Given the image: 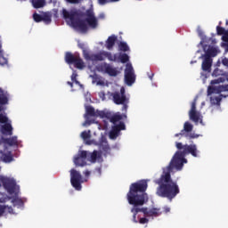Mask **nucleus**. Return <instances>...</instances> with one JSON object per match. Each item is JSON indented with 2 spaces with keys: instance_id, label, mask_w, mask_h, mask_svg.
<instances>
[{
  "instance_id": "21",
  "label": "nucleus",
  "mask_w": 228,
  "mask_h": 228,
  "mask_svg": "<svg viewBox=\"0 0 228 228\" xmlns=\"http://www.w3.org/2000/svg\"><path fill=\"white\" fill-rule=\"evenodd\" d=\"M92 132L90 130L88 131H83L81 133V138L84 139L86 145H92V141H90V138H92Z\"/></svg>"
},
{
  "instance_id": "15",
  "label": "nucleus",
  "mask_w": 228,
  "mask_h": 228,
  "mask_svg": "<svg viewBox=\"0 0 228 228\" xmlns=\"http://www.w3.org/2000/svg\"><path fill=\"white\" fill-rule=\"evenodd\" d=\"M213 66V59L204 57L201 64V69L204 72H211V67Z\"/></svg>"
},
{
  "instance_id": "36",
  "label": "nucleus",
  "mask_w": 228,
  "mask_h": 228,
  "mask_svg": "<svg viewBox=\"0 0 228 228\" xmlns=\"http://www.w3.org/2000/svg\"><path fill=\"white\" fill-rule=\"evenodd\" d=\"M33 19H34L35 22H42L43 16L35 12L33 14Z\"/></svg>"
},
{
  "instance_id": "2",
  "label": "nucleus",
  "mask_w": 228,
  "mask_h": 228,
  "mask_svg": "<svg viewBox=\"0 0 228 228\" xmlns=\"http://www.w3.org/2000/svg\"><path fill=\"white\" fill-rule=\"evenodd\" d=\"M147 188H149V183L147 180H140L133 183L129 186V191L126 194V200L130 206L131 213H133V222L134 224H138L136 220V216L142 213V206L149 202V194H147Z\"/></svg>"
},
{
  "instance_id": "4",
  "label": "nucleus",
  "mask_w": 228,
  "mask_h": 228,
  "mask_svg": "<svg viewBox=\"0 0 228 228\" xmlns=\"http://www.w3.org/2000/svg\"><path fill=\"white\" fill-rule=\"evenodd\" d=\"M65 61L68 65H75L76 69L80 70L85 69V61L79 56V54H73L70 52L65 53Z\"/></svg>"
},
{
  "instance_id": "31",
  "label": "nucleus",
  "mask_w": 228,
  "mask_h": 228,
  "mask_svg": "<svg viewBox=\"0 0 228 228\" xmlns=\"http://www.w3.org/2000/svg\"><path fill=\"white\" fill-rule=\"evenodd\" d=\"M2 159L4 163H12L13 156H12V153H4L2 155Z\"/></svg>"
},
{
  "instance_id": "6",
  "label": "nucleus",
  "mask_w": 228,
  "mask_h": 228,
  "mask_svg": "<svg viewBox=\"0 0 228 228\" xmlns=\"http://www.w3.org/2000/svg\"><path fill=\"white\" fill-rule=\"evenodd\" d=\"M0 182L10 195H13V193H15V191L17 190V183H15L14 180L5 176H0Z\"/></svg>"
},
{
  "instance_id": "41",
  "label": "nucleus",
  "mask_w": 228,
  "mask_h": 228,
  "mask_svg": "<svg viewBox=\"0 0 228 228\" xmlns=\"http://www.w3.org/2000/svg\"><path fill=\"white\" fill-rule=\"evenodd\" d=\"M186 138H190L191 140L193 138H199V135L195 134H185Z\"/></svg>"
},
{
  "instance_id": "1",
  "label": "nucleus",
  "mask_w": 228,
  "mask_h": 228,
  "mask_svg": "<svg viewBox=\"0 0 228 228\" xmlns=\"http://www.w3.org/2000/svg\"><path fill=\"white\" fill-rule=\"evenodd\" d=\"M175 147L178 150L173 156L169 165L163 169V173L160 177L154 180L155 184H158L156 195L162 199H167L168 200H174L181 190L176 182L172 181V172L175 170H183L184 163H188L186 156L191 154L193 158H199V150L197 144H185L183 142H175Z\"/></svg>"
},
{
  "instance_id": "45",
  "label": "nucleus",
  "mask_w": 228,
  "mask_h": 228,
  "mask_svg": "<svg viewBox=\"0 0 228 228\" xmlns=\"http://www.w3.org/2000/svg\"><path fill=\"white\" fill-rule=\"evenodd\" d=\"M215 87L209 86L208 89V95H211V94H215Z\"/></svg>"
},
{
  "instance_id": "12",
  "label": "nucleus",
  "mask_w": 228,
  "mask_h": 228,
  "mask_svg": "<svg viewBox=\"0 0 228 228\" xmlns=\"http://www.w3.org/2000/svg\"><path fill=\"white\" fill-rule=\"evenodd\" d=\"M111 97L115 102V104H126V102H129V100L126 95H121L120 93L115 92L111 94Z\"/></svg>"
},
{
  "instance_id": "29",
  "label": "nucleus",
  "mask_w": 228,
  "mask_h": 228,
  "mask_svg": "<svg viewBox=\"0 0 228 228\" xmlns=\"http://www.w3.org/2000/svg\"><path fill=\"white\" fill-rule=\"evenodd\" d=\"M103 57L107 58L109 61H117V53L112 55L110 52H103Z\"/></svg>"
},
{
  "instance_id": "34",
  "label": "nucleus",
  "mask_w": 228,
  "mask_h": 228,
  "mask_svg": "<svg viewBox=\"0 0 228 228\" xmlns=\"http://www.w3.org/2000/svg\"><path fill=\"white\" fill-rule=\"evenodd\" d=\"M119 61L121 63H127V61H129V55H127V53L120 54Z\"/></svg>"
},
{
  "instance_id": "61",
  "label": "nucleus",
  "mask_w": 228,
  "mask_h": 228,
  "mask_svg": "<svg viewBox=\"0 0 228 228\" xmlns=\"http://www.w3.org/2000/svg\"><path fill=\"white\" fill-rule=\"evenodd\" d=\"M111 1V3H117V2H118L119 0H110Z\"/></svg>"
},
{
  "instance_id": "48",
  "label": "nucleus",
  "mask_w": 228,
  "mask_h": 228,
  "mask_svg": "<svg viewBox=\"0 0 228 228\" xmlns=\"http://www.w3.org/2000/svg\"><path fill=\"white\" fill-rule=\"evenodd\" d=\"M99 96L102 99V101L106 99V94L103 91L99 93Z\"/></svg>"
},
{
  "instance_id": "33",
  "label": "nucleus",
  "mask_w": 228,
  "mask_h": 228,
  "mask_svg": "<svg viewBox=\"0 0 228 228\" xmlns=\"http://www.w3.org/2000/svg\"><path fill=\"white\" fill-rule=\"evenodd\" d=\"M42 20L45 24H51L52 22V16L49 13H45L43 15Z\"/></svg>"
},
{
  "instance_id": "59",
  "label": "nucleus",
  "mask_w": 228,
  "mask_h": 228,
  "mask_svg": "<svg viewBox=\"0 0 228 228\" xmlns=\"http://www.w3.org/2000/svg\"><path fill=\"white\" fill-rule=\"evenodd\" d=\"M216 83H218V80H214V81H212V84H213V85H216Z\"/></svg>"
},
{
  "instance_id": "51",
  "label": "nucleus",
  "mask_w": 228,
  "mask_h": 228,
  "mask_svg": "<svg viewBox=\"0 0 228 228\" xmlns=\"http://www.w3.org/2000/svg\"><path fill=\"white\" fill-rule=\"evenodd\" d=\"M119 94H120V95H122V96L126 95V89H125L124 87H121Z\"/></svg>"
},
{
  "instance_id": "32",
  "label": "nucleus",
  "mask_w": 228,
  "mask_h": 228,
  "mask_svg": "<svg viewBox=\"0 0 228 228\" xmlns=\"http://www.w3.org/2000/svg\"><path fill=\"white\" fill-rule=\"evenodd\" d=\"M118 47L119 51H122L123 53H127V51H129V45H127V43L126 42H120Z\"/></svg>"
},
{
  "instance_id": "3",
  "label": "nucleus",
  "mask_w": 228,
  "mask_h": 228,
  "mask_svg": "<svg viewBox=\"0 0 228 228\" xmlns=\"http://www.w3.org/2000/svg\"><path fill=\"white\" fill-rule=\"evenodd\" d=\"M62 17L63 19H69L74 28H77L82 33H86L88 31V26L91 29H97L99 26V21L97 18H86L81 20L79 17V12L77 10H71L70 12L67 9H62ZM87 23V24H86Z\"/></svg>"
},
{
  "instance_id": "37",
  "label": "nucleus",
  "mask_w": 228,
  "mask_h": 228,
  "mask_svg": "<svg viewBox=\"0 0 228 228\" xmlns=\"http://www.w3.org/2000/svg\"><path fill=\"white\" fill-rule=\"evenodd\" d=\"M217 35L222 36L227 32L224 27L217 26L216 27Z\"/></svg>"
},
{
  "instance_id": "11",
  "label": "nucleus",
  "mask_w": 228,
  "mask_h": 228,
  "mask_svg": "<svg viewBox=\"0 0 228 228\" xmlns=\"http://www.w3.org/2000/svg\"><path fill=\"white\" fill-rule=\"evenodd\" d=\"M121 131H126V124L124 122H119L118 125L112 126L111 130L109 133L110 140H116L118 137Z\"/></svg>"
},
{
  "instance_id": "62",
  "label": "nucleus",
  "mask_w": 228,
  "mask_h": 228,
  "mask_svg": "<svg viewBox=\"0 0 228 228\" xmlns=\"http://www.w3.org/2000/svg\"><path fill=\"white\" fill-rule=\"evenodd\" d=\"M2 110H3V109L0 107V111H2Z\"/></svg>"
},
{
  "instance_id": "58",
  "label": "nucleus",
  "mask_w": 228,
  "mask_h": 228,
  "mask_svg": "<svg viewBox=\"0 0 228 228\" xmlns=\"http://www.w3.org/2000/svg\"><path fill=\"white\" fill-rule=\"evenodd\" d=\"M165 212H166V213H170V208L167 207V208H165Z\"/></svg>"
},
{
  "instance_id": "19",
  "label": "nucleus",
  "mask_w": 228,
  "mask_h": 228,
  "mask_svg": "<svg viewBox=\"0 0 228 228\" xmlns=\"http://www.w3.org/2000/svg\"><path fill=\"white\" fill-rule=\"evenodd\" d=\"M5 213H9L10 215H13V208L6 206V205H1L0 204V218L4 215H5Z\"/></svg>"
},
{
  "instance_id": "38",
  "label": "nucleus",
  "mask_w": 228,
  "mask_h": 228,
  "mask_svg": "<svg viewBox=\"0 0 228 228\" xmlns=\"http://www.w3.org/2000/svg\"><path fill=\"white\" fill-rule=\"evenodd\" d=\"M8 118L3 114H0V124H6Z\"/></svg>"
},
{
  "instance_id": "22",
  "label": "nucleus",
  "mask_w": 228,
  "mask_h": 228,
  "mask_svg": "<svg viewBox=\"0 0 228 228\" xmlns=\"http://www.w3.org/2000/svg\"><path fill=\"white\" fill-rule=\"evenodd\" d=\"M97 158H101V153L97 151H94L92 153L88 152L87 160L91 161V163H96Z\"/></svg>"
},
{
  "instance_id": "52",
  "label": "nucleus",
  "mask_w": 228,
  "mask_h": 228,
  "mask_svg": "<svg viewBox=\"0 0 228 228\" xmlns=\"http://www.w3.org/2000/svg\"><path fill=\"white\" fill-rule=\"evenodd\" d=\"M122 111H127V102H125L122 107Z\"/></svg>"
},
{
  "instance_id": "44",
  "label": "nucleus",
  "mask_w": 228,
  "mask_h": 228,
  "mask_svg": "<svg viewBox=\"0 0 228 228\" xmlns=\"http://www.w3.org/2000/svg\"><path fill=\"white\" fill-rule=\"evenodd\" d=\"M223 42H228V30L222 37Z\"/></svg>"
},
{
  "instance_id": "8",
  "label": "nucleus",
  "mask_w": 228,
  "mask_h": 228,
  "mask_svg": "<svg viewBox=\"0 0 228 228\" xmlns=\"http://www.w3.org/2000/svg\"><path fill=\"white\" fill-rule=\"evenodd\" d=\"M189 117L192 122H195V124H199V122L202 123V120L200 119V112L197 111V99H194L191 103Z\"/></svg>"
},
{
  "instance_id": "9",
  "label": "nucleus",
  "mask_w": 228,
  "mask_h": 228,
  "mask_svg": "<svg viewBox=\"0 0 228 228\" xmlns=\"http://www.w3.org/2000/svg\"><path fill=\"white\" fill-rule=\"evenodd\" d=\"M98 70L100 72H104L105 74H108L109 76H111L112 77L118 76V70H117L116 68L111 67V65H110L107 62H103L101 65H99Z\"/></svg>"
},
{
  "instance_id": "23",
  "label": "nucleus",
  "mask_w": 228,
  "mask_h": 228,
  "mask_svg": "<svg viewBox=\"0 0 228 228\" xmlns=\"http://www.w3.org/2000/svg\"><path fill=\"white\" fill-rule=\"evenodd\" d=\"M192 131H193V125L186 121L183 125V129L181 130V134H184V133H191Z\"/></svg>"
},
{
  "instance_id": "27",
  "label": "nucleus",
  "mask_w": 228,
  "mask_h": 228,
  "mask_svg": "<svg viewBox=\"0 0 228 228\" xmlns=\"http://www.w3.org/2000/svg\"><path fill=\"white\" fill-rule=\"evenodd\" d=\"M86 113L88 117H97V110L92 106L86 107Z\"/></svg>"
},
{
  "instance_id": "35",
  "label": "nucleus",
  "mask_w": 228,
  "mask_h": 228,
  "mask_svg": "<svg viewBox=\"0 0 228 228\" xmlns=\"http://www.w3.org/2000/svg\"><path fill=\"white\" fill-rule=\"evenodd\" d=\"M96 117H100L101 118H108V114L102 110H96Z\"/></svg>"
},
{
  "instance_id": "42",
  "label": "nucleus",
  "mask_w": 228,
  "mask_h": 228,
  "mask_svg": "<svg viewBox=\"0 0 228 228\" xmlns=\"http://www.w3.org/2000/svg\"><path fill=\"white\" fill-rule=\"evenodd\" d=\"M139 224H149V219H147V217H142L139 219Z\"/></svg>"
},
{
  "instance_id": "14",
  "label": "nucleus",
  "mask_w": 228,
  "mask_h": 228,
  "mask_svg": "<svg viewBox=\"0 0 228 228\" xmlns=\"http://www.w3.org/2000/svg\"><path fill=\"white\" fill-rule=\"evenodd\" d=\"M86 60L90 61H104V52L100 53H85Z\"/></svg>"
},
{
  "instance_id": "47",
  "label": "nucleus",
  "mask_w": 228,
  "mask_h": 228,
  "mask_svg": "<svg viewBox=\"0 0 228 228\" xmlns=\"http://www.w3.org/2000/svg\"><path fill=\"white\" fill-rule=\"evenodd\" d=\"M66 1L70 4H77L79 3V0H66Z\"/></svg>"
},
{
  "instance_id": "17",
  "label": "nucleus",
  "mask_w": 228,
  "mask_h": 228,
  "mask_svg": "<svg viewBox=\"0 0 228 228\" xmlns=\"http://www.w3.org/2000/svg\"><path fill=\"white\" fill-rule=\"evenodd\" d=\"M12 131L13 127H12V125L10 123L3 125L1 127V133L6 136H12V134H13Z\"/></svg>"
},
{
  "instance_id": "40",
  "label": "nucleus",
  "mask_w": 228,
  "mask_h": 228,
  "mask_svg": "<svg viewBox=\"0 0 228 228\" xmlns=\"http://www.w3.org/2000/svg\"><path fill=\"white\" fill-rule=\"evenodd\" d=\"M218 92H228V85L219 86Z\"/></svg>"
},
{
  "instance_id": "60",
  "label": "nucleus",
  "mask_w": 228,
  "mask_h": 228,
  "mask_svg": "<svg viewBox=\"0 0 228 228\" xmlns=\"http://www.w3.org/2000/svg\"><path fill=\"white\" fill-rule=\"evenodd\" d=\"M73 83H76V85H79V82L77 80H73Z\"/></svg>"
},
{
  "instance_id": "26",
  "label": "nucleus",
  "mask_w": 228,
  "mask_h": 228,
  "mask_svg": "<svg viewBox=\"0 0 228 228\" xmlns=\"http://www.w3.org/2000/svg\"><path fill=\"white\" fill-rule=\"evenodd\" d=\"M31 3L36 9L44 8L45 5V0H31Z\"/></svg>"
},
{
  "instance_id": "20",
  "label": "nucleus",
  "mask_w": 228,
  "mask_h": 228,
  "mask_svg": "<svg viewBox=\"0 0 228 228\" xmlns=\"http://www.w3.org/2000/svg\"><path fill=\"white\" fill-rule=\"evenodd\" d=\"M0 104L4 106V104H8V92H4L3 88L0 87Z\"/></svg>"
},
{
  "instance_id": "50",
  "label": "nucleus",
  "mask_w": 228,
  "mask_h": 228,
  "mask_svg": "<svg viewBox=\"0 0 228 228\" xmlns=\"http://www.w3.org/2000/svg\"><path fill=\"white\" fill-rule=\"evenodd\" d=\"M77 79V74L73 73V74L71 75V81H76Z\"/></svg>"
},
{
  "instance_id": "53",
  "label": "nucleus",
  "mask_w": 228,
  "mask_h": 228,
  "mask_svg": "<svg viewBox=\"0 0 228 228\" xmlns=\"http://www.w3.org/2000/svg\"><path fill=\"white\" fill-rule=\"evenodd\" d=\"M78 47H79L80 49H82V50L84 51V53H85V44L79 43V44H78Z\"/></svg>"
},
{
  "instance_id": "16",
  "label": "nucleus",
  "mask_w": 228,
  "mask_h": 228,
  "mask_svg": "<svg viewBox=\"0 0 228 228\" xmlns=\"http://www.w3.org/2000/svg\"><path fill=\"white\" fill-rule=\"evenodd\" d=\"M117 40H118V37L115 35H111L110 37H109L105 44L106 49H108V51H111V49L115 47V44L117 43Z\"/></svg>"
},
{
  "instance_id": "56",
  "label": "nucleus",
  "mask_w": 228,
  "mask_h": 228,
  "mask_svg": "<svg viewBox=\"0 0 228 228\" xmlns=\"http://www.w3.org/2000/svg\"><path fill=\"white\" fill-rule=\"evenodd\" d=\"M67 83H68V85H69L71 88L74 87V83H72V82H67Z\"/></svg>"
},
{
  "instance_id": "25",
  "label": "nucleus",
  "mask_w": 228,
  "mask_h": 228,
  "mask_svg": "<svg viewBox=\"0 0 228 228\" xmlns=\"http://www.w3.org/2000/svg\"><path fill=\"white\" fill-rule=\"evenodd\" d=\"M4 143L10 145V147H13V145H17V136H12L10 138L4 139Z\"/></svg>"
},
{
  "instance_id": "39",
  "label": "nucleus",
  "mask_w": 228,
  "mask_h": 228,
  "mask_svg": "<svg viewBox=\"0 0 228 228\" xmlns=\"http://www.w3.org/2000/svg\"><path fill=\"white\" fill-rule=\"evenodd\" d=\"M95 15L94 14L93 11L87 10L86 11V19H94Z\"/></svg>"
},
{
  "instance_id": "46",
  "label": "nucleus",
  "mask_w": 228,
  "mask_h": 228,
  "mask_svg": "<svg viewBox=\"0 0 228 228\" xmlns=\"http://www.w3.org/2000/svg\"><path fill=\"white\" fill-rule=\"evenodd\" d=\"M102 151H103L104 152H110V145H104V146H102Z\"/></svg>"
},
{
  "instance_id": "49",
  "label": "nucleus",
  "mask_w": 228,
  "mask_h": 228,
  "mask_svg": "<svg viewBox=\"0 0 228 228\" xmlns=\"http://www.w3.org/2000/svg\"><path fill=\"white\" fill-rule=\"evenodd\" d=\"M222 63L223 65H224V67H228V59L227 58L223 59Z\"/></svg>"
},
{
  "instance_id": "54",
  "label": "nucleus",
  "mask_w": 228,
  "mask_h": 228,
  "mask_svg": "<svg viewBox=\"0 0 228 228\" xmlns=\"http://www.w3.org/2000/svg\"><path fill=\"white\" fill-rule=\"evenodd\" d=\"M90 171H88V170H86V171H85L84 172V175L86 176V177H90Z\"/></svg>"
},
{
  "instance_id": "5",
  "label": "nucleus",
  "mask_w": 228,
  "mask_h": 228,
  "mask_svg": "<svg viewBox=\"0 0 228 228\" xmlns=\"http://www.w3.org/2000/svg\"><path fill=\"white\" fill-rule=\"evenodd\" d=\"M70 183L73 188H75V190H77V191H80L82 188L81 183H83V176L81 175V173H79L76 169H71Z\"/></svg>"
},
{
  "instance_id": "30",
  "label": "nucleus",
  "mask_w": 228,
  "mask_h": 228,
  "mask_svg": "<svg viewBox=\"0 0 228 228\" xmlns=\"http://www.w3.org/2000/svg\"><path fill=\"white\" fill-rule=\"evenodd\" d=\"M211 104L214 106H220V102H222V94L219 96H214L210 98Z\"/></svg>"
},
{
  "instance_id": "55",
  "label": "nucleus",
  "mask_w": 228,
  "mask_h": 228,
  "mask_svg": "<svg viewBox=\"0 0 228 228\" xmlns=\"http://www.w3.org/2000/svg\"><path fill=\"white\" fill-rule=\"evenodd\" d=\"M153 77H154V73H151V75H149V78L151 79V81H152Z\"/></svg>"
},
{
  "instance_id": "43",
  "label": "nucleus",
  "mask_w": 228,
  "mask_h": 228,
  "mask_svg": "<svg viewBox=\"0 0 228 228\" xmlns=\"http://www.w3.org/2000/svg\"><path fill=\"white\" fill-rule=\"evenodd\" d=\"M99 4L104 5L108 4V3H111V0H98Z\"/></svg>"
},
{
  "instance_id": "57",
  "label": "nucleus",
  "mask_w": 228,
  "mask_h": 228,
  "mask_svg": "<svg viewBox=\"0 0 228 228\" xmlns=\"http://www.w3.org/2000/svg\"><path fill=\"white\" fill-rule=\"evenodd\" d=\"M175 136H176V137H177V136H184V134H181V132H180V133H178V134H175Z\"/></svg>"
},
{
  "instance_id": "7",
  "label": "nucleus",
  "mask_w": 228,
  "mask_h": 228,
  "mask_svg": "<svg viewBox=\"0 0 228 228\" xmlns=\"http://www.w3.org/2000/svg\"><path fill=\"white\" fill-rule=\"evenodd\" d=\"M125 81L128 86H131L134 83V81H136L134 69H133V65L131 64H126V68L125 69Z\"/></svg>"
},
{
  "instance_id": "28",
  "label": "nucleus",
  "mask_w": 228,
  "mask_h": 228,
  "mask_svg": "<svg viewBox=\"0 0 228 228\" xmlns=\"http://www.w3.org/2000/svg\"><path fill=\"white\" fill-rule=\"evenodd\" d=\"M12 204L17 208H22V206H24V201H22L21 199H19V198H12Z\"/></svg>"
},
{
  "instance_id": "63",
  "label": "nucleus",
  "mask_w": 228,
  "mask_h": 228,
  "mask_svg": "<svg viewBox=\"0 0 228 228\" xmlns=\"http://www.w3.org/2000/svg\"><path fill=\"white\" fill-rule=\"evenodd\" d=\"M0 186H1V183H0Z\"/></svg>"
},
{
  "instance_id": "13",
  "label": "nucleus",
  "mask_w": 228,
  "mask_h": 228,
  "mask_svg": "<svg viewBox=\"0 0 228 228\" xmlns=\"http://www.w3.org/2000/svg\"><path fill=\"white\" fill-rule=\"evenodd\" d=\"M142 213H143L144 216H159L161 215V209L153 208L149 209L147 208H142Z\"/></svg>"
},
{
  "instance_id": "18",
  "label": "nucleus",
  "mask_w": 228,
  "mask_h": 228,
  "mask_svg": "<svg viewBox=\"0 0 228 228\" xmlns=\"http://www.w3.org/2000/svg\"><path fill=\"white\" fill-rule=\"evenodd\" d=\"M216 54H218V50L211 46L207 50L206 53L203 55V58H208L209 60H212V58H215Z\"/></svg>"
},
{
  "instance_id": "24",
  "label": "nucleus",
  "mask_w": 228,
  "mask_h": 228,
  "mask_svg": "<svg viewBox=\"0 0 228 228\" xmlns=\"http://www.w3.org/2000/svg\"><path fill=\"white\" fill-rule=\"evenodd\" d=\"M127 118V116L126 115H120V114H116V115H113L110 118V121L112 123V124H117V122H120V120H122V118Z\"/></svg>"
},
{
  "instance_id": "10",
  "label": "nucleus",
  "mask_w": 228,
  "mask_h": 228,
  "mask_svg": "<svg viewBox=\"0 0 228 228\" xmlns=\"http://www.w3.org/2000/svg\"><path fill=\"white\" fill-rule=\"evenodd\" d=\"M87 158L88 151H79L77 155L74 158V164L76 165V167H86Z\"/></svg>"
}]
</instances>
